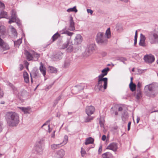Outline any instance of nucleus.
<instances>
[{
    "label": "nucleus",
    "instance_id": "1",
    "mask_svg": "<svg viewBox=\"0 0 158 158\" xmlns=\"http://www.w3.org/2000/svg\"><path fill=\"white\" fill-rule=\"evenodd\" d=\"M5 118L8 124L10 126H16L19 122V115L14 112H7Z\"/></svg>",
    "mask_w": 158,
    "mask_h": 158
},
{
    "label": "nucleus",
    "instance_id": "2",
    "mask_svg": "<svg viewBox=\"0 0 158 158\" xmlns=\"http://www.w3.org/2000/svg\"><path fill=\"white\" fill-rule=\"evenodd\" d=\"M148 38V41L151 44H158V31H153L149 32Z\"/></svg>",
    "mask_w": 158,
    "mask_h": 158
},
{
    "label": "nucleus",
    "instance_id": "3",
    "mask_svg": "<svg viewBox=\"0 0 158 158\" xmlns=\"http://www.w3.org/2000/svg\"><path fill=\"white\" fill-rule=\"evenodd\" d=\"M96 40L99 44H105L107 42V39L104 33L101 32L98 33L96 37Z\"/></svg>",
    "mask_w": 158,
    "mask_h": 158
},
{
    "label": "nucleus",
    "instance_id": "4",
    "mask_svg": "<svg viewBox=\"0 0 158 158\" xmlns=\"http://www.w3.org/2000/svg\"><path fill=\"white\" fill-rule=\"evenodd\" d=\"M102 79L100 81H99V79H98L97 84L96 85L95 87V89L96 91L98 92L100 91H102V89L103 87L104 89H106L107 87V81H106L105 82L104 80Z\"/></svg>",
    "mask_w": 158,
    "mask_h": 158
},
{
    "label": "nucleus",
    "instance_id": "5",
    "mask_svg": "<svg viewBox=\"0 0 158 158\" xmlns=\"http://www.w3.org/2000/svg\"><path fill=\"white\" fill-rule=\"evenodd\" d=\"M67 48L66 51L67 52H71L73 50V47L72 42L69 40L64 44L62 46V48L65 49Z\"/></svg>",
    "mask_w": 158,
    "mask_h": 158
},
{
    "label": "nucleus",
    "instance_id": "6",
    "mask_svg": "<svg viewBox=\"0 0 158 158\" xmlns=\"http://www.w3.org/2000/svg\"><path fill=\"white\" fill-rule=\"evenodd\" d=\"M144 60L148 63H152L155 60V57L151 55H147L144 56Z\"/></svg>",
    "mask_w": 158,
    "mask_h": 158
},
{
    "label": "nucleus",
    "instance_id": "7",
    "mask_svg": "<svg viewBox=\"0 0 158 158\" xmlns=\"http://www.w3.org/2000/svg\"><path fill=\"white\" fill-rule=\"evenodd\" d=\"M95 108L93 106H87L85 109L86 113L88 116H89L91 114H93L95 111Z\"/></svg>",
    "mask_w": 158,
    "mask_h": 158
},
{
    "label": "nucleus",
    "instance_id": "8",
    "mask_svg": "<svg viewBox=\"0 0 158 158\" xmlns=\"http://www.w3.org/2000/svg\"><path fill=\"white\" fill-rule=\"evenodd\" d=\"M82 40L83 37L80 34H77L74 39V43L76 45L80 44L82 42Z\"/></svg>",
    "mask_w": 158,
    "mask_h": 158
},
{
    "label": "nucleus",
    "instance_id": "9",
    "mask_svg": "<svg viewBox=\"0 0 158 158\" xmlns=\"http://www.w3.org/2000/svg\"><path fill=\"white\" fill-rule=\"evenodd\" d=\"M155 89L154 86L151 84L146 85L145 86L144 90L146 95L147 94L150 93L151 92Z\"/></svg>",
    "mask_w": 158,
    "mask_h": 158
},
{
    "label": "nucleus",
    "instance_id": "10",
    "mask_svg": "<svg viewBox=\"0 0 158 158\" xmlns=\"http://www.w3.org/2000/svg\"><path fill=\"white\" fill-rule=\"evenodd\" d=\"M117 149L118 146L117 144L115 143H110L106 148V149L111 150L114 152L116 151Z\"/></svg>",
    "mask_w": 158,
    "mask_h": 158
},
{
    "label": "nucleus",
    "instance_id": "11",
    "mask_svg": "<svg viewBox=\"0 0 158 158\" xmlns=\"http://www.w3.org/2000/svg\"><path fill=\"white\" fill-rule=\"evenodd\" d=\"M145 40L146 37L145 36L142 34H141L140 41L139 43V45L143 47H145L146 46V44L145 43Z\"/></svg>",
    "mask_w": 158,
    "mask_h": 158
},
{
    "label": "nucleus",
    "instance_id": "12",
    "mask_svg": "<svg viewBox=\"0 0 158 158\" xmlns=\"http://www.w3.org/2000/svg\"><path fill=\"white\" fill-rule=\"evenodd\" d=\"M158 93V91L155 89L150 92V93L147 94L146 95L147 96L152 98H154L156 96Z\"/></svg>",
    "mask_w": 158,
    "mask_h": 158
},
{
    "label": "nucleus",
    "instance_id": "13",
    "mask_svg": "<svg viewBox=\"0 0 158 158\" xmlns=\"http://www.w3.org/2000/svg\"><path fill=\"white\" fill-rule=\"evenodd\" d=\"M8 85L11 88L15 94L16 95L18 94L19 89L18 88L16 87L13 84L10 82L8 83Z\"/></svg>",
    "mask_w": 158,
    "mask_h": 158
},
{
    "label": "nucleus",
    "instance_id": "14",
    "mask_svg": "<svg viewBox=\"0 0 158 158\" xmlns=\"http://www.w3.org/2000/svg\"><path fill=\"white\" fill-rule=\"evenodd\" d=\"M6 28L3 26H0V37L4 38L5 36Z\"/></svg>",
    "mask_w": 158,
    "mask_h": 158
},
{
    "label": "nucleus",
    "instance_id": "15",
    "mask_svg": "<svg viewBox=\"0 0 158 158\" xmlns=\"http://www.w3.org/2000/svg\"><path fill=\"white\" fill-rule=\"evenodd\" d=\"M74 23L73 20V18L72 16H70V26L69 30L71 31H73L75 30Z\"/></svg>",
    "mask_w": 158,
    "mask_h": 158
},
{
    "label": "nucleus",
    "instance_id": "16",
    "mask_svg": "<svg viewBox=\"0 0 158 158\" xmlns=\"http://www.w3.org/2000/svg\"><path fill=\"white\" fill-rule=\"evenodd\" d=\"M62 52H58L54 56V60L55 61L60 60L62 58Z\"/></svg>",
    "mask_w": 158,
    "mask_h": 158
},
{
    "label": "nucleus",
    "instance_id": "17",
    "mask_svg": "<svg viewBox=\"0 0 158 158\" xmlns=\"http://www.w3.org/2000/svg\"><path fill=\"white\" fill-rule=\"evenodd\" d=\"M65 154L64 150L61 149L58 151L56 153V156L58 158H62Z\"/></svg>",
    "mask_w": 158,
    "mask_h": 158
},
{
    "label": "nucleus",
    "instance_id": "18",
    "mask_svg": "<svg viewBox=\"0 0 158 158\" xmlns=\"http://www.w3.org/2000/svg\"><path fill=\"white\" fill-rule=\"evenodd\" d=\"M84 89V86L82 85H78L75 86L74 89L73 90L76 91L75 93H77L79 92L80 90H83Z\"/></svg>",
    "mask_w": 158,
    "mask_h": 158
},
{
    "label": "nucleus",
    "instance_id": "19",
    "mask_svg": "<svg viewBox=\"0 0 158 158\" xmlns=\"http://www.w3.org/2000/svg\"><path fill=\"white\" fill-rule=\"evenodd\" d=\"M1 47V49L3 51L8 50L9 48V47L8 44L3 42L2 44L0 45Z\"/></svg>",
    "mask_w": 158,
    "mask_h": 158
},
{
    "label": "nucleus",
    "instance_id": "20",
    "mask_svg": "<svg viewBox=\"0 0 158 158\" xmlns=\"http://www.w3.org/2000/svg\"><path fill=\"white\" fill-rule=\"evenodd\" d=\"M9 19V20L8 23L9 24H11V23L16 22L17 24L19 25L20 24V22L18 21V18L15 17H11L10 19L8 18Z\"/></svg>",
    "mask_w": 158,
    "mask_h": 158
},
{
    "label": "nucleus",
    "instance_id": "21",
    "mask_svg": "<svg viewBox=\"0 0 158 158\" xmlns=\"http://www.w3.org/2000/svg\"><path fill=\"white\" fill-rule=\"evenodd\" d=\"M40 65L39 68L40 72L43 74V76L45 77L46 73L45 68L44 67L43 65L41 62L40 63Z\"/></svg>",
    "mask_w": 158,
    "mask_h": 158
},
{
    "label": "nucleus",
    "instance_id": "22",
    "mask_svg": "<svg viewBox=\"0 0 158 158\" xmlns=\"http://www.w3.org/2000/svg\"><path fill=\"white\" fill-rule=\"evenodd\" d=\"M25 54L28 60L30 61L33 60V54H31L29 52L26 51H25Z\"/></svg>",
    "mask_w": 158,
    "mask_h": 158
},
{
    "label": "nucleus",
    "instance_id": "23",
    "mask_svg": "<svg viewBox=\"0 0 158 158\" xmlns=\"http://www.w3.org/2000/svg\"><path fill=\"white\" fill-rule=\"evenodd\" d=\"M23 77L25 82L26 83L29 82V80L28 75L26 71H24L23 73Z\"/></svg>",
    "mask_w": 158,
    "mask_h": 158
},
{
    "label": "nucleus",
    "instance_id": "24",
    "mask_svg": "<svg viewBox=\"0 0 158 158\" xmlns=\"http://www.w3.org/2000/svg\"><path fill=\"white\" fill-rule=\"evenodd\" d=\"M2 18L8 19L7 13L3 10H1L0 13V19Z\"/></svg>",
    "mask_w": 158,
    "mask_h": 158
},
{
    "label": "nucleus",
    "instance_id": "25",
    "mask_svg": "<svg viewBox=\"0 0 158 158\" xmlns=\"http://www.w3.org/2000/svg\"><path fill=\"white\" fill-rule=\"evenodd\" d=\"M106 76L105 74L102 73L101 74L98 76V79H99V81H100L102 79H103L104 80L105 82H106V80H108V79L106 77L104 78V77Z\"/></svg>",
    "mask_w": 158,
    "mask_h": 158
},
{
    "label": "nucleus",
    "instance_id": "26",
    "mask_svg": "<svg viewBox=\"0 0 158 158\" xmlns=\"http://www.w3.org/2000/svg\"><path fill=\"white\" fill-rule=\"evenodd\" d=\"M94 141V139L91 137H89L86 139L85 144L86 145L92 143Z\"/></svg>",
    "mask_w": 158,
    "mask_h": 158
},
{
    "label": "nucleus",
    "instance_id": "27",
    "mask_svg": "<svg viewBox=\"0 0 158 158\" xmlns=\"http://www.w3.org/2000/svg\"><path fill=\"white\" fill-rule=\"evenodd\" d=\"M112 156V154L109 152H106L102 154V158H111Z\"/></svg>",
    "mask_w": 158,
    "mask_h": 158
},
{
    "label": "nucleus",
    "instance_id": "28",
    "mask_svg": "<svg viewBox=\"0 0 158 158\" xmlns=\"http://www.w3.org/2000/svg\"><path fill=\"white\" fill-rule=\"evenodd\" d=\"M92 52L90 51L88 48H86L84 53H83V56L85 57H87L92 53Z\"/></svg>",
    "mask_w": 158,
    "mask_h": 158
},
{
    "label": "nucleus",
    "instance_id": "29",
    "mask_svg": "<svg viewBox=\"0 0 158 158\" xmlns=\"http://www.w3.org/2000/svg\"><path fill=\"white\" fill-rule=\"evenodd\" d=\"M136 87V85L133 83V82H130L129 84V87L132 91L133 92L135 90Z\"/></svg>",
    "mask_w": 158,
    "mask_h": 158
},
{
    "label": "nucleus",
    "instance_id": "30",
    "mask_svg": "<svg viewBox=\"0 0 158 158\" xmlns=\"http://www.w3.org/2000/svg\"><path fill=\"white\" fill-rule=\"evenodd\" d=\"M33 60L35 61H37L38 60L40 57V55L35 52H33Z\"/></svg>",
    "mask_w": 158,
    "mask_h": 158
},
{
    "label": "nucleus",
    "instance_id": "31",
    "mask_svg": "<svg viewBox=\"0 0 158 158\" xmlns=\"http://www.w3.org/2000/svg\"><path fill=\"white\" fill-rule=\"evenodd\" d=\"M142 97V93L140 91H138L137 94L135 95V98L137 100L140 99Z\"/></svg>",
    "mask_w": 158,
    "mask_h": 158
},
{
    "label": "nucleus",
    "instance_id": "32",
    "mask_svg": "<svg viewBox=\"0 0 158 158\" xmlns=\"http://www.w3.org/2000/svg\"><path fill=\"white\" fill-rule=\"evenodd\" d=\"M62 144L61 143L58 144H53L51 145V148L52 150H55L60 147V145Z\"/></svg>",
    "mask_w": 158,
    "mask_h": 158
},
{
    "label": "nucleus",
    "instance_id": "33",
    "mask_svg": "<svg viewBox=\"0 0 158 158\" xmlns=\"http://www.w3.org/2000/svg\"><path fill=\"white\" fill-rule=\"evenodd\" d=\"M70 64V60L68 58H66L64 62V67L66 68L69 66Z\"/></svg>",
    "mask_w": 158,
    "mask_h": 158
},
{
    "label": "nucleus",
    "instance_id": "34",
    "mask_svg": "<svg viewBox=\"0 0 158 158\" xmlns=\"http://www.w3.org/2000/svg\"><path fill=\"white\" fill-rule=\"evenodd\" d=\"M106 38L107 39L110 38L111 36L110 29V28H108L106 30Z\"/></svg>",
    "mask_w": 158,
    "mask_h": 158
},
{
    "label": "nucleus",
    "instance_id": "35",
    "mask_svg": "<svg viewBox=\"0 0 158 158\" xmlns=\"http://www.w3.org/2000/svg\"><path fill=\"white\" fill-rule=\"evenodd\" d=\"M67 12H75L76 13L77 12V10L76 8V6H74L72 8H69L67 10Z\"/></svg>",
    "mask_w": 158,
    "mask_h": 158
},
{
    "label": "nucleus",
    "instance_id": "36",
    "mask_svg": "<svg viewBox=\"0 0 158 158\" xmlns=\"http://www.w3.org/2000/svg\"><path fill=\"white\" fill-rule=\"evenodd\" d=\"M60 36L59 34L58 33H56L53 36H52V41L53 42L56 40L58 37Z\"/></svg>",
    "mask_w": 158,
    "mask_h": 158
},
{
    "label": "nucleus",
    "instance_id": "37",
    "mask_svg": "<svg viewBox=\"0 0 158 158\" xmlns=\"http://www.w3.org/2000/svg\"><path fill=\"white\" fill-rule=\"evenodd\" d=\"M49 72L52 73H56L57 72V70L56 68L53 67H50L49 68Z\"/></svg>",
    "mask_w": 158,
    "mask_h": 158
},
{
    "label": "nucleus",
    "instance_id": "38",
    "mask_svg": "<svg viewBox=\"0 0 158 158\" xmlns=\"http://www.w3.org/2000/svg\"><path fill=\"white\" fill-rule=\"evenodd\" d=\"M128 116L127 113L125 112L124 114H123L122 116V118L123 121H125L127 118Z\"/></svg>",
    "mask_w": 158,
    "mask_h": 158
},
{
    "label": "nucleus",
    "instance_id": "39",
    "mask_svg": "<svg viewBox=\"0 0 158 158\" xmlns=\"http://www.w3.org/2000/svg\"><path fill=\"white\" fill-rule=\"evenodd\" d=\"M110 70V69L108 67H107L103 69L102 71V73H104L106 75H107L108 72Z\"/></svg>",
    "mask_w": 158,
    "mask_h": 158
},
{
    "label": "nucleus",
    "instance_id": "40",
    "mask_svg": "<svg viewBox=\"0 0 158 158\" xmlns=\"http://www.w3.org/2000/svg\"><path fill=\"white\" fill-rule=\"evenodd\" d=\"M38 72L36 73V72H34V71L32 72L31 73H30V76L31 77V82L32 83L33 82L32 79V76H34L35 77H37V73Z\"/></svg>",
    "mask_w": 158,
    "mask_h": 158
},
{
    "label": "nucleus",
    "instance_id": "41",
    "mask_svg": "<svg viewBox=\"0 0 158 158\" xmlns=\"http://www.w3.org/2000/svg\"><path fill=\"white\" fill-rule=\"evenodd\" d=\"M19 108L25 113L27 114L28 113V108L24 107H19Z\"/></svg>",
    "mask_w": 158,
    "mask_h": 158
},
{
    "label": "nucleus",
    "instance_id": "42",
    "mask_svg": "<svg viewBox=\"0 0 158 158\" xmlns=\"http://www.w3.org/2000/svg\"><path fill=\"white\" fill-rule=\"evenodd\" d=\"M116 29L118 31H121L123 30L122 26L120 24L116 25Z\"/></svg>",
    "mask_w": 158,
    "mask_h": 158
},
{
    "label": "nucleus",
    "instance_id": "43",
    "mask_svg": "<svg viewBox=\"0 0 158 158\" xmlns=\"http://www.w3.org/2000/svg\"><path fill=\"white\" fill-rule=\"evenodd\" d=\"M22 43V39H19L17 41L14 42V44L15 45L19 46Z\"/></svg>",
    "mask_w": 158,
    "mask_h": 158
},
{
    "label": "nucleus",
    "instance_id": "44",
    "mask_svg": "<svg viewBox=\"0 0 158 158\" xmlns=\"http://www.w3.org/2000/svg\"><path fill=\"white\" fill-rule=\"evenodd\" d=\"M68 140V136L65 135L64 136V139L62 143L64 144H65L67 143Z\"/></svg>",
    "mask_w": 158,
    "mask_h": 158
},
{
    "label": "nucleus",
    "instance_id": "45",
    "mask_svg": "<svg viewBox=\"0 0 158 158\" xmlns=\"http://www.w3.org/2000/svg\"><path fill=\"white\" fill-rule=\"evenodd\" d=\"M87 48L92 52V51L94 50V46L93 44H91L89 45V47Z\"/></svg>",
    "mask_w": 158,
    "mask_h": 158
},
{
    "label": "nucleus",
    "instance_id": "46",
    "mask_svg": "<svg viewBox=\"0 0 158 158\" xmlns=\"http://www.w3.org/2000/svg\"><path fill=\"white\" fill-rule=\"evenodd\" d=\"M11 17H13L17 18L16 15V12L15 10H12L11 11Z\"/></svg>",
    "mask_w": 158,
    "mask_h": 158
},
{
    "label": "nucleus",
    "instance_id": "47",
    "mask_svg": "<svg viewBox=\"0 0 158 158\" xmlns=\"http://www.w3.org/2000/svg\"><path fill=\"white\" fill-rule=\"evenodd\" d=\"M62 34H65L68 36H71L73 34V32H70L67 31H66L64 32H63Z\"/></svg>",
    "mask_w": 158,
    "mask_h": 158
},
{
    "label": "nucleus",
    "instance_id": "48",
    "mask_svg": "<svg viewBox=\"0 0 158 158\" xmlns=\"http://www.w3.org/2000/svg\"><path fill=\"white\" fill-rule=\"evenodd\" d=\"M93 119V117H89V116L86 118L85 119V122H90Z\"/></svg>",
    "mask_w": 158,
    "mask_h": 158
},
{
    "label": "nucleus",
    "instance_id": "49",
    "mask_svg": "<svg viewBox=\"0 0 158 158\" xmlns=\"http://www.w3.org/2000/svg\"><path fill=\"white\" fill-rule=\"evenodd\" d=\"M11 31L13 32L14 34L15 35L17 36V33L16 32V30L14 28V27L13 26H11Z\"/></svg>",
    "mask_w": 158,
    "mask_h": 158
},
{
    "label": "nucleus",
    "instance_id": "50",
    "mask_svg": "<svg viewBox=\"0 0 158 158\" xmlns=\"http://www.w3.org/2000/svg\"><path fill=\"white\" fill-rule=\"evenodd\" d=\"M61 95H60L55 101H54V104H55V105L57 103L58 101H59L61 98Z\"/></svg>",
    "mask_w": 158,
    "mask_h": 158
},
{
    "label": "nucleus",
    "instance_id": "51",
    "mask_svg": "<svg viewBox=\"0 0 158 158\" xmlns=\"http://www.w3.org/2000/svg\"><path fill=\"white\" fill-rule=\"evenodd\" d=\"M81 153L82 156H84L86 153L85 151L82 148H81Z\"/></svg>",
    "mask_w": 158,
    "mask_h": 158
},
{
    "label": "nucleus",
    "instance_id": "52",
    "mask_svg": "<svg viewBox=\"0 0 158 158\" xmlns=\"http://www.w3.org/2000/svg\"><path fill=\"white\" fill-rule=\"evenodd\" d=\"M0 8L3 10L5 8V5L4 4L0 2Z\"/></svg>",
    "mask_w": 158,
    "mask_h": 158
},
{
    "label": "nucleus",
    "instance_id": "53",
    "mask_svg": "<svg viewBox=\"0 0 158 158\" xmlns=\"http://www.w3.org/2000/svg\"><path fill=\"white\" fill-rule=\"evenodd\" d=\"M102 151V145H100L99 146L98 150V154H100Z\"/></svg>",
    "mask_w": 158,
    "mask_h": 158
},
{
    "label": "nucleus",
    "instance_id": "54",
    "mask_svg": "<svg viewBox=\"0 0 158 158\" xmlns=\"http://www.w3.org/2000/svg\"><path fill=\"white\" fill-rule=\"evenodd\" d=\"M117 60H120L121 61L123 62L124 61L126 60V59L125 58L121 57V58H119V59H118Z\"/></svg>",
    "mask_w": 158,
    "mask_h": 158
},
{
    "label": "nucleus",
    "instance_id": "55",
    "mask_svg": "<svg viewBox=\"0 0 158 158\" xmlns=\"http://www.w3.org/2000/svg\"><path fill=\"white\" fill-rule=\"evenodd\" d=\"M52 119V118H50L46 122L44 123V124L43 125L41 126V128L43 127L45 125H47V123L49 122Z\"/></svg>",
    "mask_w": 158,
    "mask_h": 158
},
{
    "label": "nucleus",
    "instance_id": "56",
    "mask_svg": "<svg viewBox=\"0 0 158 158\" xmlns=\"http://www.w3.org/2000/svg\"><path fill=\"white\" fill-rule=\"evenodd\" d=\"M87 12L88 13H90L91 15L93 13V11L91 10V9H87Z\"/></svg>",
    "mask_w": 158,
    "mask_h": 158
},
{
    "label": "nucleus",
    "instance_id": "57",
    "mask_svg": "<svg viewBox=\"0 0 158 158\" xmlns=\"http://www.w3.org/2000/svg\"><path fill=\"white\" fill-rule=\"evenodd\" d=\"M52 85H50L48 86L47 88L45 89V90H48L49 89H50L52 86Z\"/></svg>",
    "mask_w": 158,
    "mask_h": 158
},
{
    "label": "nucleus",
    "instance_id": "58",
    "mask_svg": "<svg viewBox=\"0 0 158 158\" xmlns=\"http://www.w3.org/2000/svg\"><path fill=\"white\" fill-rule=\"evenodd\" d=\"M3 92L1 90H0V98L2 97L3 96Z\"/></svg>",
    "mask_w": 158,
    "mask_h": 158
},
{
    "label": "nucleus",
    "instance_id": "59",
    "mask_svg": "<svg viewBox=\"0 0 158 158\" xmlns=\"http://www.w3.org/2000/svg\"><path fill=\"white\" fill-rule=\"evenodd\" d=\"M131 122H129L128 124V130L129 131L130 129V126H131Z\"/></svg>",
    "mask_w": 158,
    "mask_h": 158
},
{
    "label": "nucleus",
    "instance_id": "60",
    "mask_svg": "<svg viewBox=\"0 0 158 158\" xmlns=\"http://www.w3.org/2000/svg\"><path fill=\"white\" fill-rule=\"evenodd\" d=\"M141 85L142 84L141 82H138L137 84V87L139 88H140L141 86Z\"/></svg>",
    "mask_w": 158,
    "mask_h": 158
},
{
    "label": "nucleus",
    "instance_id": "61",
    "mask_svg": "<svg viewBox=\"0 0 158 158\" xmlns=\"http://www.w3.org/2000/svg\"><path fill=\"white\" fill-rule=\"evenodd\" d=\"M2 123L0 121V132L2 131Z\"/></svg>",
    "mask_w": 158,
    "mask_h": 158
},
{
    "label": "nucleus",
    "instance_id": "62",
    "mask_svg": "<svg viewBox=\"0 0 158 158\" xmlns=\"http://www.w3.org/2000/svg\"><path fill=\"white\" fill-rule=\"evenodd\" d=\"M106 136L105 135H103L102 137V139L103 141H105L106 140Z\"/></svg>",
    "mask_w": 158,
    "mask_h": 158
},
{
    "label": "nucleus",
    "instance_id": "63",
    "mask_svg": "<svg viewBox=\"0 0 158 158\" xmlns=\"http://www.w3.org/2000/svg\"><path fill=\"white\" fill-rule=\"evenodd\" d=\"M99 124H100L101 127H104V124L101 121H100Z\"/></svg>",
    "mask_w": 158,
    "mask_h": 158
},
{
    "label": "nucleus",
    "instance_id": "64",
    "mask_svg": "<svg viewBox=\"0 0 158 158\" xmlns=\"http://www.w3.org/2000/svg\"><path fill=\"white\" fill-rule=\"evenodd\" d=\"M102 55L103 56H104L106 55V53L105 52H103L102 53Z\"/></svg>",
    "mask_w": 158,
    "mask_h": 158
}]
</instances>
